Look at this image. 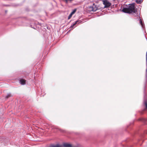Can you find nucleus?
<instances>
[{
  "instance_id": "nucleus-11",
  "label": "nucleus",
  "mask_w": 147,
  "mask_h": 147,
  "mask_svg": "<svg viewBox=\"0 0 147 147\" xmlns=\"http://www.w3.org/2000/svg\"><path fill=\"white\" fill-rule=\"evenodd\" d=\"M76 9H75L71 13V14L72 15L74 14L76 12Z\"/></svg>"
},
{
  "instance_id": "nucleus-12",
  "label": "nucleus",
  "mask_w": 147,
  "mask_h": 147,
  "mask_svg": "<svg viewBox=\"0 0 147 147\" xmlns=\"http://www.w3.org/2000/svg\"><path fill=\"white\" fill-rule=\"evenodd\" d=\"M52 147H62V146L59 145H57L55 146H54Z\"/></svg>"
},
{
  "instance_id": "nucleus-13",
  "label": "nucleus",
  "mask_w": 147,
  "mask_h": 147,
  "mask_svg": "<svg viewBox=\"0 0 147 147\" xmlns=\"http://www.w3.org/2000/svg\"><path fill=\"white\" fill-rule=\"evenodd\" d=\"M72 15L71 14H70L69 15V16L68 17V19L69 20L71 18V17L72 16Z\"/></svg>"
},
{
  "instance_id": "nucleus-9",
  "label": "nucleus",
  "mask_w": 147,
  "mask_h": 147,
  "mask_svg": "<svg viewBox=\"0 0 147 147\" xmlns=\"http://www.w3.org/2000/svg\"><path fill=\"white\" fill-rule=\"evenodd\" d=\"M79 21L78 20L75 22L73 24V25L71 26V27H72L75 26L76 24L78 23V22H79Z\"/></svg>"
},
{
  "instance_id": "nucleus-17",
  "label": "nucleus",
  "mask_w": 147,
  "mask_h": 147,
  "mask_svg": "<svg viewBox=\"0 0 147 147\" xmlns=\"http://www.w3.org/2000/svg\"><path fill=\"white\" fill-rule=\"evenodd\" d=\"M146 64H147V57H146Z\"/></svg>"
},
{
  "instance_id": "nucleus-4",
  "label": "nucleus",
  "mask_w": 147,
  "mask_h": 147,
  "mask_svg": "<svg viewBox=\"0 0 147 147\" xmlns=\"http://www.w3.org/2000/svg\"><path fill=\"white\" fill-rule=\"evenodd\" d=\"M20 82L22 84H25L26 83V80L22 79H21L20 80Z\"/></svg>"
},
{
  "instance_id": "nucleus-16",
  "label": "nucleus",
  "mask_w": 147,
  "mask_h": 147,
  "mask_svg": "<svg viewBox=\"0 0 147 147\" xmlns=\"http://www.w3.org/2000/svg\"><path fill=\"white\" fill-rule=\"evenodd\" d=\"M146 79H147V65H146Z\"/></svg>"
},
{
  "instance_id": "nucleus-8",
  "label": "nucleus",
  "mask_w": 147,
  "mask_h": 147,
  "mask_svg": "<svg viewBox=\"0 0 147 147\" xmlns=\"http://www.w3.org/2000/svg\"><path fill=\"white\" fill-rule=\"evenodd\" d=\"M88 10L90 11H93V7L92 6H90L88 7Z\"/></svg>"
},
{
  "instance_id": "nucleus-18",
  "label": "nucleus",
  "mask_w": 147,
  "mask_h": 147,
  "mask_svg": "<svg viewBox=\"0 0 147 147\" xmlns=\"http://www.w3.org/2000/svg\"><path fill=\"white\" fill-rule=\"evenodd\" d=\"M147 57V51L146 53V57Z\"/></svg>"
},
{
  "instance_id": "nucleus-10",
  "label": "nucleus",
  "mask_w": 147,
  "mask_h": 147,
  "mask_svg": "<svg viewBox=\"0 0 147 147\" xmlns=\"http://www.w3.org/2000/svg\"><path fill=\"white\" fill-rule=\"evenodd\" d=\"M136 1L138 4H140L142 2L141 0H136Z\"/></svg>"
},
{
  "instance_id": "nucleus-1",
  "label": "nucleus",
  "mask_w": 147,
  "mask_h": 147,
  "mask_svg": "<svg viewBox=\"0 0 147 147\" xmlns=\"http://www.w3.org/2000/svg\"><path fill=\"white\" fill-rule=\"evenodd\" d=\"M122 11L125 13H136L137 11V9L135 8L134 4H132L130 5L128 8H123Z\"/></svg>"
},
{
  "instance_id": "nucleus-2",
  "label": "nucleus",
  "mask_w": 147,
  "mask_h": 147,
  "mask_svg": "<svg viewBox=\"0 0 147 147\" xmlns=\"http://www.w3.org/2000/svg\"><path fill=\"white\" fill-rule=\"evenodd\" d=\"M103 4L105 5L104 8H108L111 5V3L107 0L102 1Z\"/></svg>"
},
{
  "instance_id": "nucleus-15",
  "label": "nucleus",
  "mask_w": 147,
  "mask_h": 147,
  "mask_svg": "<svg viewBox=\"0 0 147 147\" xmlns=\"http://www.w3.org/2000/svg\"><path fill=\"white\" fill-rule=\"evenodd\" d=\"M140 23L141 25L142 26L143 24V22H142V20L141 19H140Z\"/></svg>"
},
{
  "instance_id": "nucleus-6",
  "label": "nucleus",
  "mask_w": 147,
  "mask_h": 147,
  "mask_svg": "<svg viewBox=\"0 0 147 147\" xmlns=\"http://www.w3.org/2000/svg\"><path fill=\"white\" fill-rule=\"evenodd\" d=\"M64 1H65L66 3H71L72 2V1H74V0H63Z\"/></svg>"
},
{
  "instance_id": "nucleus-14",
  "label": "nucleus",
  "mask_w": 147,
  "mask_h": 147,
  "mask_svg": "<svg viewBox=\"0 0 147 147\" xmlns=\"http://www.w3.org/2000/svg\"><path fill=\"white\" fill-rule=\"evenodd\" d=\"M144 104L146 106V109H147V101H146L144 102Z\"/></svg>"
},
{
  "instance_id": "nucleus-7",
  "label": "nucleus",
  "mask_w": 147,
  "mask_h": 147,
  "mask_svg": "<svg viewBox=\"0 0 147 147\" xmlns=\"http://www.w3.org/2000/svg\"><path fill=\"white\" fill-rule=\"evenodd\" d=\"M12 96L10 94H9L5 96V98L6 99H7L11 97Z\"/></svg>"
},
{
  "instance_id": "nucleus-5",
  "label": "nucleus",
  "mask_w": 147,
  "mask_h": 147,
  "mask_svg": "<svg viewBox=\"0 0 147 147\" xmlns=\"http://www.w3.org/2000/svg\"><path fill=\"white\" fill-rule=\"evenodd\" d=\"M93 11H95L98 9V8L94 4L92 6Z\"/></svg>"
},
{
  "instance_id": "nucleus-3",
  "label": "nucleus",
  "mask_w": 147,
  "mask_h": 147,
  "mask_svg": "<svg viewBox=\"0 0 147 147\" xmlns=\"http://www.w3.org/2000/svg\"><path fill=\"white\" fill-rule=\"evenodd\" d=\"M63 146L64 147H71L72 145L71 144L67 143H64L63 144Z\"/></svg>"
}]
</instances>
